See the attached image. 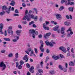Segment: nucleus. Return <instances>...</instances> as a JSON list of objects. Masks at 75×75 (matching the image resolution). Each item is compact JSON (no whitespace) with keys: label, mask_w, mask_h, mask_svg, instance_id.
<instances>
[{"label":"nucleus","mask_w":75,"mask_h":75,"mask_svg":"<svg viewBox=\"0 0 75 75\" xmlns=\"http://www.w3.org/2000/svg\"><path fill=\"white\" fill-rule=\"evenodd\" d=\"M35 30L34 29H31L29 30V34L30 35H32L33 38H35Z\"/></svg>","instance_id":"f257e3e1"},{"label":"nucleus","mask_w":75,"mask_h":75,"mask_svg":"<svg viewBox=\"0 0 75 75\" xmlns=\"http://www.w3.org/2000/svg\"><path fill=\"white\" fill-rule=\"evenodd\" d=\"M40 42L41 43V46L40 47V49L42 52H44V48H43L44 47V42L42 40H40Z\"/></svg>","instance_id":"f03ea898"},{"label":"nucleus","mask_w":75,"mask_h":75,"mask_svg":"<svg viewBox=\"0 0 75 75\" xmlns=\"http://www.w3.org/2000/svg\"><path fill=\"white\" fill-rule=\"evenodd\" d=\"M0 67H3L2 71H4V69H6V64L3 63V62H1V63L0 64Z\"/></svg>","instance_id":"7ed1b4c3"},{"label":"nucleus","mask_w":75,"mask_h":75,"mask_svg":"<svg viewBox=\"0 0 75 75\" xmlns=\"http://www.w3.org/2000/svg\"><path fill=\"white\" fill-rule=\"evenodd\" d=\"M23 20H27V21H30L31 20V18L29 17V16L28 15H25L23 19Z\"/></svg>","instance_id":"20e7f679"},{"label":"nucleus","mask_w":75,"mask_h":75,"mask_svg":"<svg viewBox=\"0 0 75 75\" xmlns=\"http://www.w3.org/2000/svg\"><path fill=\"white\" fill-rule=\"evenodd\" d=\"M59 50L62 51L64 52V53H66L67 52V49L65 48V47L63 46H61L59 47Z\"/></svg>","instance_id":"39448f33"},{"label":"nucleus","mask_w":75,"mask_h":75,"mask_svg":"<svg viewBox=\"0 0 75 75\" xmlns=\"http://www.w3.org/2000/svg\"><path fill=\"white\" fill-rule=\"evenodd\" d=\"M45 43L47 45H50L51 47H53L54 45L51 42H49L48 40H46L45 41Z\"/></svg>","instance_id":"423d86ee"},{"label":"nucleus","mask_w":75,"mask_h":75,"mask_svg":"<svg viewBox=\"0 0 75 75\" xmlns=\"http://www.w3.org/2000/svg\"><path fill=\"white\" fill-rule=\"evenodd\" d=\"M29 17H30L31 18L34 19L35 21H37V20H38V16H36L35 17L33 15V14H32L30 15V16H29Z\"/></svg>","instance_id":"0eeeda50"},{"label":"nucleus","mask_w":75,"mask_h":75,"mask_svg":"<svg viewBox=\"0 0 75 75\" xmlns=\"http://www.w3.org/2000/svg\"><path fill=\"white\" fill-rule=\"evenodd\" d=\"M3 28V25L2 23H1L0 24V33H1L2 34H3V30H2Z\"/></svg>","instance_id":"6e6552de"},{"label":"nucleus","mask_w":75,"mask_h":75,"mask_svg":"<svg viewBox=\"0 0 75 75\" xmlns=\"http://www.w3.org/2000/svg\"><path fill=\"white\" fill-rule=\"evenodd\" d=\"M56 17L58 20H61L62 17L61 15L59 14H57L56 15Z\"/></svg>","instance_id":"1a4fd4ad"},{"label":"nucleus","mask_w":75,"mask_h":75,"mask_svg":"<svg viewBox=\"0 0 75 75\" xmlns=\"http://www.w3.org/2000/svg\"><path fill=\"white\" fill-rule=\"evenodd\" d=\"M23 60H25V62H27L28 61V58L27 55H25V56L23 57Z\"/></svg>","instance_id":"9d476101"},{"label":"nucleus","mask_w":75,"mask_h":75,"mask_svg":"<svg viewBox=\"0 0 75 75\" xmlns=\"http://www.w3.org/2000/svg\"><path fill=\"white\" fill-rule=\"evenodd\" d=\"M22 30H16V33L18 35H19V36H20L21 35L20 34L21 33Z\"/></svg>","instance_id":"9b49d317"},{"label":"nucleus","mask_w":75,"mask_h":75,"mask_svg":"<svg viewBox=\"0 0 75 75\" xmlns=\"http://www.w3.org/2000/svg\"><path fill=\"white\" fill-rule=\"evenodd\" d=\"M34 67L32 66L31 67V68L30 69V72H31V73H34Z\"/></svg>","instance_id":"f8f14e48"},{"label":"nucleus","mask_w":75,"mask_h":75,"mask_svg":"<svg viewBox=\"0 0 75 75\" xmlns=\"http://www.w3.org/2000/svg\"><path fill=\"white\" fill-rule=\"evenodd\" d=\"M52 58L55 59V60H57V59H59V56H53L52 57Z\"/></svg>","instance_id":"ddd939ff"},{"label":"nucleus","mask_w":75,"mask_h":75,"mask_svg":"<svg viewBox=\"0 0 75 75\" xmlns=\"http://www.w3.org/2000/svg\"><path fill=\"white\" fill-rule=\"evenodd\" d=\"M2 10H8V8H7V7L6 6V5H4L2 7Z\"/></svg>","instance_id":"4468645a"},{"label":"nucleus","mask_w":75,"mask_h":75,"mask_svg":"<svg viewBox=\"0 0 75 75\" xmlns=\"http://www.w3.org/2000/svg\"><path fill=\"white\" fill-rule=\"evenodd\" d=\"M64 28H62L61 30V33L62 34H64V35H65L66 34L65 33V32L64 31Z\"/></svg>","instance_id":"2eb2a0df"},{"label":"nucleus","mask_w":75,"mask_h":75,"mask_svg":"<svg viewBox=\"0 0 75 75\" xmlns=\"http://www.w3.org/2000/svg\"><path fill=\"white\" fill-rule=\"evenodd\" d=\"M51 35V33H49L46 34V35H45L44 37L45 38H47V37H49Z\"/></svg>","instance_id":"dca6fc26"},{"label":"nucleus","mask_w":75,"mask_h":75,"mask_svg":"<svg viewBox=\"0 0 75 75\" xmlns=\"http://www.w3.org/2000/svg\"><path fill=\"white\" fill-rule=\"evenodd\" d=\"M10 32H11V35H13V31L11 30V29H8V33H9V34H10Z\"/></svg>","instance_id":"f3484780"},{"label":"nucleus","mask_w":75,"mask_h":75,"mask_svg":"<svg viewBox=\"0 0 75 75\" xmlns=\"http://www.w3.org/2000/svg\"><path fill=\"white\" fill-rule=\"evenodd\" d=\"M64 24L66 25H71V23L69 22L66 21L64 22Z\"/></svg>","instance_id":"a211bd4d"},{"label":"nucleus","mask_w":75,"mask_h":75,"mask_svg":"<svg viewBox=\"0 0 75 75\" xmlns=\"http://www.w3.org/2000/svg\"><path fill=\"white\" fill-rule=\"evenodd\" d=\"M59 28V26H55V28H53V30L54 31H57L58 28Z\"/></svg>","instance_id":"6ab92c4d"},{"label":"nucleus","mask_w":75,"mask_h":75,"mask_svg":"<svg viewBox=\"0 0 75 75\" xmlns=\"http://www.w3.org/2000/svg\"><path fill=\"white\" fill-rule=\"evenodd\" d=\"M69 65L70 66H74L75 65V64H74V63L72 61L70 62L69 63Z\"/></svg>","instance_id":"aec40b11"},{"label":"nucleus","mask_w":75,"mask_h":75,"mask_svg":"<svg viewBox=\"0 0 75 75\" xmlns=\"http://www.w3.org/2000/svg\"><path fill=\"white\" fill-rule=\"evenodd\" d=\"M69 11L73 12L74 11V8L72 7H70L69 8Z\"/></svg>","instance_id":"412c9836"},{"label":"nucleus","mask_w":75,"mask_h":75,"mask_svg":"<svg viewBox=\"0 0 75 75\" xmlns=\"http://www.w3.org/2000/svg\"><path fill=\"white\" fill-rule=\"evenodd\" d=\"M58 68L60 69L61 70V71H62L63 70V67L61 65H59L58 66Z\"/></svg>","instance_id":"4be33fe9"},{"label":"nucleus","mask_w":75,"mask_h":75,"mask_svg":"<svg viewBox=\"0 0 75 75\" xmlns=\"http://www.w3.org/2000/svg\"><path fill=\"white\" fill-rule=\"evenodd\" d=\"M4 39L5 41H11V40H10V39L9 38H4Z\"/></svg>","instance_id":"5701e85b"},{"label":"nucleus","mask_w":75,"mask_h":75,"mask_svg":"<svg viewBox=\"0 0 75 75\" xmlns=\"http://www.w3.org/2000/svg\"><path fill=\"white\" fill-rule=\"evenodd\" d=\"M10 8H8V9L6 11V12L8 14H10Z\"/></svg>","instance_id":"b1692460"},{"label":"nucleus","mask_w":75,"mask_h":75,"mask_svg":"<svg viewBox=\"0 0 75 75\" xmlns=\"http://www.w3.org/2000/svg\"><path fill=\"white\" fill-rule=\"evenodd\" d=\"M64 7L62 6L60 7V8L59 9V10L60 11H61V10H64Z\"/></svg>","instance_id":"393cba45"},{"label":"nucleus","mask_w":75,"mask_h":75,"mask_svg":"<svg viewBox=\"0 0 75 75\" xmlns=\"http://www.w3.org/2000/svg\"><path fill=\"white\" fill-rule=\"evenodd\" d=\"M38 71L40 74H42V73H43V71L41 69H39Z\"/></svg>","instance_id":"a878e982"},{"label":"nucleus","mask_w":75,"mask_h":75,"mask_svg":"<svg viewBox=\"0 0 75 75\" xmlns=\"http://www.w3.org/2000/svg\"><path fill=\"white\" fill-rule=\"evenodd\" d=\"M5 13V12L3 11L0 13V14L1 16H3V15H4V14Z\"/></svg>","instance_id":"bb28decb"},{"label":"nucleus","mask_w":75,"mask_h":75,"mask_svg":"<svg viewBox=\"0 0 75 75\" xmlns=\"http://www.w3.org/2000/svg\"><path fill=\"white\" fill-rule=\"evenodd\" d=\"M15 57L16 58H18V53L15 54Z\"/></svg>","instance_id":"cd10ccee"},{"label":"nucleus","mask_w":75,"mask_h":75,"mask_svg":"<svg viewBox=\"0 0 75 75\" xmlns=\"http://www.w3.org/2000/svg\"><path fill=\"white\" fill-rule=\"evenodd\" d=\"M44 30H50V28L48 27H45L44 28Z\"/></svg>","instance_id":"c85d7f7f"},{"label":"nucleus","mask_w":75,"mask_h":75,"mask_svg":"<svg viewBox=\"0 0 75 75\" xmlns=\"http://www.w3.org/2000/svg\"><path fill=\"white\" fill-rule=\"evenodd\" d=\"M20 65H22L24 64V62L23 61L21 60L20 62Z\"/></svg>","instance_id":"c756f323"},{"label":"nucleus","mask_w":75,"mask_h":75,"mask_svg":"<svg viewBox=\"0 0 75 75\" xmlns=\"http://www.w3.org/2000/svg\"><path fill=\"white\" fill-rule=\"evenodd\" d=\"M75 3L74 2H71L70 3V5L71 6H74Z\"/></svg>","instance_id":"7c9ffc66"},{"label":"nucleus","mask_w":75,"mask_h":75,"mask_svg":"<svg viewBox=\"0 0 75 75\" xmlns=\"http://www.w3.org/2000/svg\"><path fill=\"white\" fill-rule=\"evenodd\" d=\"M32 13V11H29V12L28 13V16H30V14H31V13Z\"/></svg>","instance_id":"2f4dec72"},{"label":"nucleus","mask_w":75,"mask_h":75,"mask_svg":"<svg viewBox=\"0 0 75 75\" xmlns=\"http://www.w3.org/2000/svg\"><path fill=\"white\" fill-rule=\"evenodd\" d=\"M21 65H21L20 64L18 66V69H21L22 68V66H21Z\"/></svg>","instance_id":"473e14b6"},{"label":"nucleus","mask_w":75,"mask_h":75,"mask_svg":"<svg viewBox=\"0 0 75 75\" xmlns=\"http://www.w3.org/2000/svg\"><path fill=\"white\" fill-rule=\"evenodd\" d=\"M34 21H31V22L29 23V25H31V24H34Z\"/></svg>","instance_id":"72a5a7b5"},{"label":"nucleus","mask_w":75,"mask_h":75,"mask_svg":"<svg viewBox=\"0 0 75 75\" xmlns=\"http://www.w3.org/2000/svg\"><path fill=\"white\" fill-rule=\"evenodd\" d=\"M44 64V63H43V62H40V65L41 66V67L42 68H43V65H43V64Z\"/></svg>","instance_id":"f704fd0d"},{"label":"nucleus","mask_w":75,"mask_h":75,"mask_svg":"<svg viewBox=\"0 0 75 75\" xmlns=\"http://www.w3.org/2000/svg\"><path fill=\"white\" fill-rule=\"evenodd\" d=\"M28 11L27 10H26L25 11V15H27V14H28Z\"/></svg>","instance_id":"c9c22d12"},{"label":"nucleus","mask_w":75,"mask_h":75,"mask_svg":"<svg viewBox=\"0 0 75 75\" xmlns=\"http://www.w3.org/2000/svg\"><path fill=\"white\" fill-rule=\"evenodd\" d=\"M50 50H49L48 49H47L46 50V52H47V54H48L50 53Z\"/></svg>","instance_id":"e433bc0d"},{"label":"nucleus","mask_w":75,"mask_h":75,"mask_svg":"<svg viewBox=\"0 0 75 75\" xmlns=\"http://www.w3.org/2000/svg\"><path fill=\"white\" fill-rule=\"evenodd\" d=\"M34 50L36 54H37V53H38V50H37V49L36 48H35Z\"/></svg>","instance_id":"4c0bfd02"},{"label":"nucleus","mask_w":75,"mask_h":75,"mask_svg":"<svg viewBox=\"0 0 75 75\" xmlns=\"http://www.w3.org/2000/svg\"><path fill=\"white\" fill-rule=\"evenodd\" d=\"M50 72L51 74H54V71H50Z\"/></svg>","instance_id":"58836bf2"},{"label":"nucleus","mask_w":75,"mask_h":75,"mask_svg":"<svg viewBox=\"0 0 75 75\" xmlns=\"http://www.w3.org/2000/svg\"><path fill=\"white\" fill-rule=\"evenodd\" d=\"M8 57H13V54L11 53L8 54Z\"/></svg>","instance_id":"ea45409f"},{"label":"nucleus","mask_w":75,"mask_h":75,"mask_svg":"<svg viewBox=\"0 0 75 75\" xmlns=\"http://www.w3.org/2000/svg\"><path fill=\"white\" fill-rule=\"evenodd\" d=\"M22 23H23V24H26L27 23V22L26 21H23Z\"/></svg>","instance_id":"a19ab883"},{"label":"nucleus","mask_w":75,"mask_h":75,"mask_svg":"<svg viewBox=\"0 0 75 75\" xmlns=\"http://www.w3.org/2000/svg\"><path fill=\"white\" fill-rule=\"evenodd\" d=\"M72 31V29H71V28L70 27L69 28V29L67 30V32H68V31Z\"/></svg>","instance_id":"79ce46f5"},{"label":"nucleus","mask_w":75,"mask_h":75,"mask_svg":"<svg viewBox=\"0 0 75 75\" xmlns=\"http://www.w3.org/2000/svg\"><path fill=\"white\" fill-rule=\"evenodd\" d=\"M28 50L29 52H31L32 51V49L31 48H29Z\"/></svg>","instance_id":"37998d69"},{"label":"nucleus","mask_w":75,"mask_h":75,"mask_svg":"<svg viewBox=\"0 0 75 75\" xmlns=\"http://www.w3.org/2000/svg\"><path fill=\"white\" fill-rule=\"evenodd\" d=\"M26 66L27 68H30V64L28 63L27 64Z\"/></svg>","instance_id":"c03bdc74"},{"label":"nucleus","mask_w":75,"mask_h":75,"mask_svg":"<svg viewBox=\"0 0 75 75\" xmlns=\"http://www.w3.org/2000/svg\"><path fill=\"white\" fill-rule=\"evenodd\" d=\"M13 42H16L17 41V40L16 39H13L12 40Z\"/></svg>","instance_id":"a18cd8bd"},{"label":"nucleus","mask_w":75,"mask_h":75,"mask_svg":"<svg viewBox=\"0 0 75 75\" xmlns=\"http://www.w3.org/2000/svg\"><path fill=\"white\" fill-rule=\"evenodd\" d=\"M60 57L61 58H64V55H63L60 54Z\"/></svg>","instance_id":"49530a36"},{"label":"nucleus","mask_w":75,"mask_h":75,"mask_svg":"<svg viewBox=\"0 0 75 75\" xmlns=\"http://www.w3.org/2000/svg\"><path fill=\"white\" fill-rule=\"evenodd\" d=\"M15 13H19V12L17 10V9H16L15 11Z\"/></svg>","instance_id":"de8ad7c7"},{"label":"nucleus","mask_w":75,"mask_h":75,"mask_svg":"<svg viewBox=\"0 0 75 75\" xmlns=\"http://www.w3.org/2000/svg\"><path fill=\"white\" fill-rule=\"evenodd\" d=\"M22 6L23 7H25L26 5L25 4L23 3L22 4Z\"/></svg>","instance_id":"09e8293b"},{"label":"nucleus","mask_w":75,"mask_h":75,"mask_svg":"<svg viewBox=\"0 0 75 75\" xmlns=\"http://www.w3.org/2000/svg\"><path fill=\"white\" fill-rule=\"evenodd\" d=\"M62 71H64V72H67V69H63V70Z\"/></svg>","instance_id":"8fccbe9b"},{"label":"nucleus","mask_w":75,"mask_h":75,"mask_svg":"<svg viewBox=\"0 0 75 75\" xmlns=\"http://www.w3.org/2000/svg\"><path fill=\"white\" fill-rule=\"evenodd\" d=\"M42 35L41 34H40L38 35V37L39 38H42Z\"/></svg>","instance_id":"3c124183"},{"label":"nucleus","mask_w":75,"mask_h":75,"mask_svg":"<svg viewBox=\"0 0 75 75\" xmlns=\"http://www.w3.org/2000/svg\"><path fill=\"white\" fill-rule=\"evenodd\" d=\"M10 4H11V6H14V4H15V3H10Z\"/></svg>","instance_id":"603ef678"},{"label":"nucleus","mask_w":75,"mask_h":75,"mask_svg":"<svg viewBox=\"0 0 75 75\" xmlns=\"http://www.w3.org/2000/svg\"><path fill=\"white\" fill-rule=\"evenodd\" d=\"M35 34L36 35H38V32L37 31L36 32L35 31Z\"/></svg>","instance_id":"864d4df0"},{"label":"nucleus","mask_w":75,"mask_h":75,"mask_svg":"<svg viewBox=\"0 0 75 75\" xmlns=\"http://www.w3.org/2000/svg\"><path fill=\"white\" fill-rule=\"evenodd\" d=\"M18 27L19 28H22V27H21V25H18Z\"/></svg>","instance_id":"5fc2aeb1"},{"label":"nucleus","mask_w":75,"mask_h":75,"mask_svg":"<svg viewBox=\"0 0 75 75\" xmlns=\"http://www.w3.org/2000/svg\"><path fill=\"white\" fill-rule=\"evenodd\" d=\"M13 60L15 62H16V61H18V59H14Z\"/></svg>","instance_id":"6e6d98bb"},{"label":"nucleus","mask_w":75,"mask_h":75,"mask_svg":"<svg viewBox=\"0 0 75 75\" xmlns=\"http://www.w3.org/2000/svg\"><path fill=\"white\" fill-rule=\"evenodd\" d=\"M16 68H17V67H18V65H19L18 62H16Z\"/></svg>","instance_id":"4d7b16f0"},{"label":"nucleus","mask_w":75,"mask_h":75,"mask_svg":"<svg viewBox=\"0 0 75 75\" xmlns=\"http://www.w3.org/2000/svg\"><path fill=\"white\" fill-rule=\"evenodd\" d=\"M33 27H34V28H36V27H37V26L35 25V24H34L33 25Z\"/></svg>","instance_id":"13d9d810"},{"label":"nucleus","mask_w":75,"mask_h":75,"mask_svg":"<svg viewBox=\"0 0 75 75\" xmlns=\"http://www.w3.org/2000/svg\"><path fill=\"white\" fill-rule=\"evenodd\" d=\"M1 53H4L6 52V50H2L1 52Z\"/></svg>","instance_id":"bf43d9fd"},{"label":"nucleus","mask_w":75,"mask_h":75,"mask_svg":"<svg viewBox=\"0 0 75 75\" xmlns=\"http://www.w3.org/2000/svg\"><path fill=\"white\" fill-rule=\"evenodd\" d=\"M13 16H19V15L18 14H14Z\"/></svg>","instance_id":"052dcab7"},{"label":"nucleus","mask_w":75,"mask_h":75,"mask_svg":"<svg viewBox=\"0 0 75 75\" xmlns=\"http://www.w3.org/2000/svg\"><path fill=\"white\" fill-rule=\"evenodd\" d=\"M65 2V0H62L61 3L62 4H63V3H64Z\"/></svg>","instance_id":"680f3d73"},{"label":"nucleus","mask_w":75,"mask_h":75,"mask_svg":"<svg viewBox=\"0 0 75 75\" xmlns=\"http://www.w3.org/2000/svg\"><path fill=\"white\" fill-rule=\"evenodd\" d=\"M45 23L46 24V25H48V24H50L49 22L46 21Z\"/></svg>","instance_id":"e2e57ef3"},{"label":"nucleus","mask_w":75,"mask_h":75,"mask_svg":"<svg viewBox=\"0 0 75 75\" xmlns=\"http://www.w3.org/2000/svg\"><path fill=\"white\" fill-rule=\"evenodd\" d=\"M43 54H43V53H42L40 55V57H42V55H43Z\"/></svg>","instance_id":"0e129e2a"},{"label":"nucleus","mask_w":75,"mask_h":75,"mask_svg":"<svg viewBox=\"0 0 75 75\" xmlns=\"http://www.w3.org/2000/svg\"><path fill=\"white\" fill-rule=\"evenodd\" d=\"M66 18H67V19H69V16L68 15H66Z\"/></svg>","instance_id":"69168bd1"},{"label":"nucleus","mask_w":75,"mask_h":75,"mask_svg":"<svg viewBox=\"0 0 75 75\" xmlns=\"http://www.w3.org/2000/svg\"><path fill=\"white\" fill-rule=\"evenodd\" d=\"M16 40H17L19 39V37L17 36H16Z\"/></svg>","instance_id":"338daca9"},{"label":"nucleus","mask_w":75,"mask_h":75,"mask_svg":"<svg viewBox=\"0 0 75 75\" xmlns=\"http://www.w3.org/2000/svg\"><path fill=\"white\" fill-rule=\"evenodd\" d=\"M27 75H31V74H30V73L29 71H28Z\"/></svg>","instance_id":"774afa93"}]
</instances>
